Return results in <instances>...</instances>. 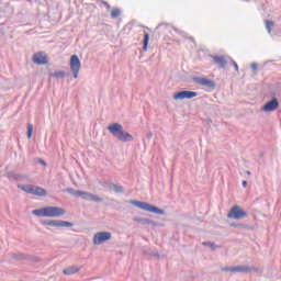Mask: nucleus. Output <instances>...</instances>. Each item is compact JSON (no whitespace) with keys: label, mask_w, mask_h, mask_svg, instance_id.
<instances>
[{"label":"nucleus","mask_w":281,"mask_h":281,"mask_svg":"<svg viewBox=\"0 0 281 281\" xmlns=\"http://www.w3.org/2000/svg\"><path fill=\"white\" fill-rule=\"evenodd\" d=\"M203 245L204 246H206V247H210L213 251L215 250V249H218V246L216 245V244H214V243H203Z\"/></svg>","instance_id":"393cba45"},{"label":"nucleus","mask_w":281,"mask_h":281,"mask_svg":"<svg viewBox=\"0 0 281 281\" xmlns=\"http://www.w3.org/2000/svg\"><path fill=\"white\" fill-rule=\"evenodd\" d=\"M221 271H223L224 273H234V267H223Z\"/></svg>","instance_id":"a878e982"},{"label":"nucleus","mask_w":281,"mask_h":281,"mask_svg":"<svg viewBox=\"0 0 281 281\" xmlns=\"http://www.w3.org/2000/svg\"><path fill=\"white\" fill-rule=\"evenodd\" d=\"M193 82H195V85H200V87H206L210 91H214V89H216V83L207 78L194 77Z\"/></svg>","instance_id":"0eeeda50"},{"label":"nucleus","mask_w":281,"mask_h":281,"mask_svg":"<svg viewBox=\"0 0 281 281\" xmlns=\"http://www.w3.org/2000/svg\"><path fill=\"white\" fill-rule=\"evenodd\" d=\"M231 63L235 67V70L238 71V64L234 59H231Z\"/></svg>","instance_id":"c85d7f7f"},{"label":"nucleus","mask_w":281,"mask_h":281,"mask_svg":"<svg viewBox=\"0 0 281 281\" xmlns=\"http://www.w3.org/2000/svg\"><path fill=\"white\" fill-rule=\"evenodd\" d=\"M19 190L26 192V194H33L34 196H47V191L44 188L32 184H19Z\"/></svg>","instance_id":"20e7f679"},{"label":"nucleus","mask_w":281,"mask_h":281,"mask_svg":"<svg viewBox=\"0 0 281 281\" xmlns=\"http://www.w3.org/2000/svg\"><path fill=\"white\" fill-rule=\"evenodd\" d=\"M100 3L102 5H104V8H106V10H111V4H109V2L104 1V0H101Z\"/></svg>","instance_id":"bb28decb"},{"label":"nucleus","mask_w":281,"mask_h":281,"mask_svg":"<svg viewBox=\"0 0 281 281\" xmlns=\"http://www.w3.org/2000/svg\"><path fill=\"white\" fill-rule=\"evenodd\" d=\"M211 58H213V63L217 65L220 69H225V67H227V59L225 56L213 55Z\"/></svg>","instance_id":"4468645a"},{"label":"nucleus","mask_w":281,"mask_h":281,"mask_svg":"<svg viewBox=\"0 0 281 281\" xmlns=\"http://www.w3.org/2000/svg\"><path fill=\"white\" fill-rule=\"evenodd\" d=\"M66 192H68V194H71L72 196H78L80 193V190H76L74 188H68V189H66Z\"/></svg>","instance_id":"5701e85b"},{"label":"nucleus","mask_w":281,"mask_h":281,"mask_svg":"<svg viewBox=\"0 0 281 281\" xmlns=\"http://www.w3.org/2000/svg\"><path fill=\"white\" fill-rule=\"evenodd\" d=\"M65 76H67V72H65L64 70H59L50 74L52 78H65Z\"/></svg>","instance_id":"412c9836"},{"label":"nucleus","mask_w":281,"mask_h":281,"mask_svg":"<svg viewBox=\"0 0 281 281\" xmlns=\"http://www.w3.org/2000/svg\"><path fill=\"white\" fill-rule=\"evenodd\" d=\"M251 271H258V268L249 267V266H235L234 267V273H251Z\"/></svg>","instance_id":"2eb2a0df"},{"label":"nucleus","mask_w":281,"mask_h":281,"mask_svg":"<svg viewBox=\"0 0 281 281\" xmlns=\"http://www.w3.org/2000/svg\"><path fill=\"white\" fill-rule=\"evenodd\" d=\"M241 186H243V188H247V181L244 180V181L241 182Z\"/></svg>","instance_id":"2f4dec72"},{"label":"nucleus","mask_w":281,"mask_h":281,"mask_svg":"<svg viewBox=\"0 0 281 281\" xmlns=\"http://www.w3.org/2000/svg\"><path fill=\"white\" fill-rule=\"evenodd\" d=\"M148 41H150V35L145 33L143 41V52H148Z\"/></svg>","instance_id":"6ab92c4d"},{"label":"nucleus","mask_w":281,"mask_h":281,"mask_svg":"<svg viewBox=\"0 0 281 281\" xmlns=\"http://www.w3.org/2000/svg\"><path fill=\"white\" fill-rule=\"evenodd\" d=\"M246 175H248V177L251 176V171H246Z\"/></svg>","instance_id":"72a5a7b5"},{"label":"nucleus","mask_w":281,"mask_h":281,"mask_svg":"<svg viewBox=\"0 0 281 281\" xmlns=\"http://www.w3.org/2000/svg\"><path fill=\"white\" fill-rule=\"evenodd\" d=\"M80 271V268L77 266H70L63 270L64 276H74V273H78Z\"/></svg>","instance_id":"dca6fc26"},{"label":"nucleus","mask_w":281,"mask_h":281,"mask_svg":"<svg viewBox=\"0 0 281 281\" xmlns=\"http://www.w3.org/2000/svg\"><path fill=\"white\" fill-rule=\"evenodd\" d=\"M110 190H113V192H124V188L119 184H110Z\"/></svg>","instance_id":"4be33fe9"},{"label":"nucleus","mask_w":281,"mask_h":281,"mask_svg":"<svg viewBox=\"0 0 281 281\" xmlns=\"http://www.w3.org/2000/svg\"><path fill=\"white\" fill-rule=\"evenodd\" d=\"M12 258H14V260H21V259H23V255H21V254H19V255L13 254Z\"/></svg>","instance_id":"cd10ccee"},{"label":"nucleus","mask_w":281,"mask_h":281,"mask_svg":"<svg viewBox=\"0 0 281 281\" xmlns=\"http://www.w3.org/2000/svg\"><path fill=\"white\" fill-rule=\"evenodd\" d=\"M278 106H280V102H278L277 98H273L271 101H268L263 106L262 111L265 113H272L273 111H277Z\"/></svg>","instance_id":"f8f14e48"},{"label":"nucleus","mask_w":281,"mask_h":281,"mask_svg":"<svg viewBox=\"0 0 281 281\" xmlns=\"http://www.w3.org/2000/svg\"><path fill=\"white\" fill-rule=\"evenodd\" d=\"M82 67V64L80 63V58L78 55H72L70 57V71H72V76L76 79H78V74H80V68Z\"/></svg>","instance_id":"423d86ee"},{"label":"nucleus","mask_w":281,"mask_h":281,"mask_svg":"<svg viewBox=\"0 0 281 281\" xmlns=\"http://www.w3.org/2000/svg\"><path fill=\"white\" fill-rule=\"evenodd\" d=\"M147 139H153V132H149V133L147 134Z\"/></svg>","instance_id":"7c9ffc66"},{"label":"nucleus","mask_w":281,"mask_h":281,"mask_svg":"<svg viewBox=\"0 0 281 281\" xmlns=\"http://www.w3.org/2000/svg\"><path fill=\"white\" fill-rule=\"evenodd\" d=\"M134 223H140V225H157L155 221H150L148 218L134 217Z\"/></svg>","instance_id":"f3484780"},{"label":"nucleus","mask_w":281,"mask_h":281,"mask_svg":"<svg viewBox=\"0 0 281 281\" xmlns=\"http://www.w3.org/2000/svg\"><path fill=\"white\" fill-rule=\"evenodd\" d=\"M78 194V196H80V199H83L85 201H94V203H102V198L93 193H89L87 191H79Z\"/></svg>","instance_id":"9b49d317"},{"label":"nucleus","mask_w":281,"mask_h":281,"mask_svg":"<svg viewBox=\"0 0 281 281\" xmlns=\"http://www.w3.org/2000/svg\"><path fill=\"white\" fill-rule=\"evenodd\" d=\"M109 133L113 135L119 142H133V135L128 134V132L124 131V127L120 123H113L108 126Z\"/></svg>","instance_id":"f03ea898"},{"label":"nucleus","mask_w":281,"mask_h":281,"mask_svg":"<svg viewBox=\"0 0 281 281\" xmlns=\"http://www.w3.org/2000/svg\"><path fill=\"white\" fill-rule=\"evenodd\" d=\"M196 95H199V93L194 91L183 90L175 93L173 100H192V98H196Z\"/></svg>","instance_id":"9d476101"},{"label":"nucleus","mask_w":281,"mask_h":281,"mask_svg":"<svg viewBox=\"0 0 281 281\" xmlns=\"http://www.w3.org/2000/svg\"><path fill=\"white\" fill-rule=\"evenodd\" d=\"M40 164H42V166H47V162H45L44 160H40Z\"/></svg>","instance_id":"473e14b6"},{"label":"nucleus","mask_w":281,"mask_h":281,"mask_svg":"<svg viewBox=\"0 0 281 281\" xmlns=\"http://www.w3.org/2000/svg\"><path fill=\"white\" fill-rule=\"evenodd\" d=\"M266 30L268 32V34H271V30H273V27L276 26V23L271 20H266Z\"/></svg>","instance_id":"aec40b11"},{"label":"nucleus","mask_w":281,"mask_h":281,"mask_svg":"<svg viewBox=\"0 0 281 281\" xmlns=\"http://www.w3.org/2000/svg\"><path fill=\"white\" fill-rule=\"evenodd\" d=\"M119 16H122V10L120 8H112L111 19H119Z\"/></svg>","instance_id":"a211bd4d"},{"label":"nucleus","mask_w":281,"mask_h":281,"mask_svg":"<svg viewBox=\"0 0 281 281\" xmlns=\"http://www.w3.org/2000/svg\"><path fill=\"white\" fill-rule=\"evenodd\" d=\"M35 65H47V55L45 53H36L33 55Z\"/></svg>","instance_id":"ddd939ff"},{"label":"nucleus","mask_w":281,"mask_h":281,"mask_svg":"<svg viewBox=\"0 0 281 281\" xmlns=\"http://www.w3.org/2000/svg\"><path fill=\"white\" fill-rule=\"evenodd\" d=\"M250 67L252 71H256L258 69V64H251Z\"/></svg>","instance_id":"c756f323"},{"label":"nucleus","mask_w":281,"mask_h":281,"mask_svg":"<svg viewBox=\"0 0 281 281\" xmlns=\"http://www.w3.org/2000/svg\"><path fill=\"white\" fill-rule=\"evenodd\" d=\"M130 204L138 207L139 210H144L145 212H150L151 214H166V212L157 206H153L148 202H142L137 200H130Z\"/></svg>","instance_id":"7ed1b4c3"},{"label":"nucleus","mask_w":281,"mask_h":281,"mask_svg":"<svg viewBox=\"0 0 281 281\" xmlns=\"http://www.w3.org/2000/svg\"><path fill=\"white\" fill-rule=\"evenodd\" d=\"M34 131V125L33 124H29L27 125V138L31 139L32 138V132Z\"/></svg>","instance_id":"b1692460"},{"label":"nucleus","mask_w":281,"mask_h":281,"mask_svg":"<svg viewBox=\"0 0 281 281\" xmlns=\"http://www.w3.org/2000/svg\"><path fill=\"white\" fill-rule=\"evenodd\" d=\"M32 214L33 216H42L45 218H59V216H65L66 211L58 206H45L32 211Z\"/></svg>","instance_id":"f257e3e1"},{"label":"nucleus","mask_w":281,"mask_h":281,"mask_svg":"<svg viewBox=\"0 0 281 281\" xmlns=\"http://www.w3.org/2000/svg\"><path fill=\"white\" fill-rule=\"evenodd\" d=\"M42 225H47L48 227H74V223L63 220L44 221Z\"/></svg>","instance_id":"1a4fd4ad"},{"label":"nucleus","mask_w":281,"mask_h":281,"mask_svg":"<svg viewBox=\"0 0 281 281\" xmlns=\"http://www.w3.org/2000/svg\"><path fill=\"white\" fill-rule=\"evenodd\" d=\"M228 218H234L235 221H240L241 218H247L248 214L240 206L234 205L227 214Z\"/></svg>","instance_id":"39448f33"},{"label":"nucleus","mask_w":281,"mask_h":281,"mask_svg":"<svg viewBox=\"0 0 281 281\" xmlns=\"http://www.w3.org/2000/svg\"><path fill=\"white\" fill-rule=\"evenodd\" d=\"M112 235L109 232H99L94 234L92 243L93 245H102L103 243H106L111 240Z\"/></svg>","instance_id":"6e6552de"}]
</instances>
